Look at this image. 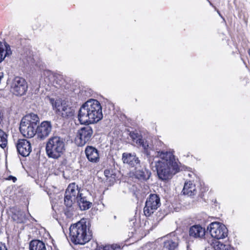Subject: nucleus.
I'll list each match as a JSON object with an SVG mask.
<instances>
[{
	"label": "nucleus",
	"instance_id": "nucleus-1",
	"mask_svg": "<svg viewBox=\"0 0 250 250\" xmlns=\"http://www.w3.org/2000/svg\"><path fill=\"white\" fill-rule=\"evenodd\" d=\"M153 164H154L159 178L162 180L171 178L179 170L174 156L170 152L157 151Z\"/></svg>",
	"mask_w": 250,
	"mask_h": 250
},
{
	"label": "nucleus",
	"instance_id": "nucleus-2",
	"mask_svg": "<svg viewBox=\"0 0 250 250\" xmlns=\"http://www.w3.org/2000/svg\"><path fill=\"white\" fill-rule=\"evenodd\" d=\"M103 117L102 107L97 100L90 99L85 102L79 110L78 118L81 124L97 123Z\"/></svg>",
	"mask_w": 250,
	"mask_h": 250
},
{
	"label": "nucleus",
	"instance_id": "nucleus-3",
	"mask_svg": "<svg viewBox=\"0 0 250 250\" xmlns=\"http://www.w3.org/2000/svg\"><path fill=\"white\" fill-rule=\"evenodd\" d=\"M89 223L82 219L71 225L69 228L70 238L75 245H84L92 238V232L90 230Z\"/></svg>",
	"mask_w": 250,
	"mask_h": 250
},
{
	"label": "nucleus",
	"instance_id": "nucleus-4",
	"mask_svg": "<svg viewBox=\"0 0 250 250\" xmlns=\"http://www.w3.org/2000/svg\"><path fill=\"white\" fill-rule=\"evenodd\" d=\"M40 119L37 114L31 113L24 116L20 123V130L26 138H32L36 134V127Z\"/></svg>",
	"mask_w": 250,
	"mask_h": 250
},
{
	"label": "nucleus",
	"instance_id": "nucleus-5",
	"mask_svg": "<svg viewBox=\"0 0 250 250\" xmlns=\"http://www.w3.org/2000/svg\"><path fill=\"white\" fill-rule=\"evenodd\" d=\"M46 152L49 158L58 159L65 150V143L63 138L59 136L50 138L46 144Z\"/></svg>",
	"mask_w": 250,
	"mask_h": 250
},
{
	"label": "nucleus",
	"instance_id": "nucleus-6",
	"mask_svg": "<svg viewBox=\"0 0 250 250\" xmlns=\"http://www.w3.org/2000/svg\"><path fill=\"white\" fill-rule=\"evenodd\" d=\"M53 106L56 113L62 118H67L74 115L75 110L70 106L68 102L57 101L53 104Z\"/></svg>",
	"mask_w": 250,
	"mask_h": 250
},
{
	"label": "nucleus",
	"instance_id": "nucleus-7",
	"mask_svg": "<svg viewBox=\"0 0 250 250\" xmlns=\"http://www.w3.org/2000/svg\"><path fill=\"white\" fill-rule=\"evenodd\" d=\"M80 189L75 183L69 185L65 192L64 198V205L66 208H71L74 203L77 201L79 195Z\"/></svg>",
	"mask_w": 250,
	"mask_h": 250
},
{
	"label": "nucleus",
	"instance_id": "nucleus-8",
	"mask_svg": "<svg viewBox=\"0 0 250 250\" xmlns=\"http://www.w3.org/2000/svg\"><path fill=\"white\" fill-rule=\"evenodd\" d=\"M161 206L159 196L156 194H151L146 199L144 212L146 216H149Z\"/></svg>",
	"mask_w": 250,
	"mask_h": 250
},
{
	"label": "nucleus",
	"instance_id": "nucleus-9",
	"mask_svg": "<svg viewBox=\"0 0 250 250\" xmlns=\"http://www.w3.org/2000/svg\"><path fill=\"white\" fill-rule=\"evenodd\" d=\"M211 236L217 239H224L227 237L228 230L223 224L218 222H212L208 227Z\"/></svg>",
	"mask_w": 250,
	"mask_h": 250
},
{
	"label": "nucleus",
	"instance_id": "nucleus-10",
	"mask_svg": "<svg viewBox=\"0 0 250 250\" xmlns=\"http://www.w3.org/2000/svg\"><path fill=\"white\" fill-rule=\"evenodd\" d=\"M27 88L25 80L20 77L14 78L10 84L11 91L17 96H22L25 94Z\"/></svg>",
	"mask_w": 250,
	"mask_h": 250
},
{
	"label": "nucleus",
	"instance_id": "nucleus-11",
	"mask_svg": "<svg viewBox=\"0 0 250 250\" xmlns=\"http://www.w3.org/2000/svg\"><path fill=\"white\" fill-rule=\"evenodd\" d=\"M93 131L92 127L87 125L79 129L75 138V143L78 146H83L89 142L92 137Z\"/></svg>",
	"mask_w": 250,
	"mask_h": 250
},
{
	"label": "nucleus",
	"instance_id": "nucleus-12",
	"mask_svg": "<svg viewBox=\"0 0 250 250\" xmlns=\"http://www.w3.org/2000/svg\"><path fill=\"white\" fill-rule=\"evenodd\" d=\"M44 75L46 76L44 81L48 85L52 84L58 88L63 83V78L60 74H53L50 71H46L44 72Z\"/></svg>",
	"mask_w": 250,
	"mask_h": 250
},
{
	"label": "nucleus",
	"instance_id": "nucleus-13",
	"mask_svg": "<svg viewBox=\"0 0 250 250\" xmlns=\"http://www.w3.org/2000/svg\"><path fill=\"white\" fill-rule=\"evenodd\" d=\"M16 148L18 153L23 157L28 156L32 150L31 144L26 139L19 140L16 144Z\"/></svg>",
	"mask_w": 250,
	"mask_h": 250
},
{
	"label": "nucleus",
	"instance_id": "nucleus-14",
	"mask_svg": "<svg viewBox=\"0 0 250 250\" xmlns=\"http://www.w3.org/2000/svg\"><path fill=\"white\" fill-rule=\"evenodd\" d=\"M52 130V124L50 122L43 121L40 125L36 127V132L38 137L44 139L48 136Z\"/></svg>",
	"mask_w": 250,
	"mask_h": 250
},
{
	"label": "nucleus",
	"instance_id": "nucleus-15",
	"mask_svg": "<svg viewBox=\"0 0 250 250\" xmlns=\"http://www.w3.org/2000/svg\"><path fill=\"white\" fill-rule=\"evenodd\" d=\"M133 173L135 178L140 180H146L151 175V172L146 168L145 166L141 165V163L139 166L134 167Z\"/></svg>",
	"mask_w": 250,
	"mask_h": 250
},
{
	"label": "nucleus",
	"instance_id": "nucleus-16",
	"mask_svg": "<svg viewBox=\"0 0 250 250\" xmlns=\"http://www.w3.org/2000/svg\"><path fill=\"white\" fill-rule=\"evenodd\" d=\"M122 160L124 164H127L132 167L139 166L140 161L135 153L125 152L122 154Z\"/></svg>",
	"mask_w": 250,
	"mask_h": 250
},
{
	"label": "nucleus",
	"instance_id": "nucleus-17",
	"mask_svg": "<svg viewBox=\"0 0 250 250\" xmlns=\"http://www.w3.org/2000/svg\"><path fill=\"white\" fill-rule=\"evenodd\" d=\"M88 160L93 163H97L100 160L99 151L92 146H87L84 150Z\"/></svg>",
	"mask_w": 250,
	"mask_h": 250
},
{
	"label": "nucleus",
	"instance_id": "nucleus-18",
	"mask_svg": "<svg viewBox=\"0 0 250 250\" xmlns=\"http://www.w3.org/2000/svg\"><path fill=\"white\" fill-rule=\"evenodd\" d=\"M206 233L205 229L200 225H195L190 227L189 235L194 238H202Z\"/></svg>",
	"mask_w": 250,
	"mask_h": 250
},
{
	"label": "nucleus",
	"instance_id": "nucleus-19",
	"mask_svg": "<svg viewBox=\"0 0 250 250\" xmlns=\"http://www.w3.org/2000/svg\"><path fill=\"white\" fill-rule=\"evenodd\" d=\"M83 193L79 192L77 202L81 210H85L91 207L92 203L88 201L86 197L83 196Z\"/></svg>",
	"mask_w": 250,
	"mask_h": 250
},
{
	"label": "nucleus",
	"instance_id": "nucleus-20",
	"mask_svg": "<svg viewBox=\"0 0 250 250\" xmlns=\"http://www.w3.org/2000/svg\"><path fill=\"white\" fill-rule=\"evenodd\" d=\"M182 192L183 194L187 195L188 196H192L195 195L197 193L195 185L191 181L186 182Z\"/></svg>",
	"mask_w": 250,
	"mask_h": 250
},
{
	"label": "nucleus",
	"instance_id": "nucleus-21",
	"mask_svg": "<svg viewBox=\"0 0 250 250\" xmlns=\"http://www.w3.org/2000/svg\"><path fill=\"white\" fill-rule=\"evenodd\" d=\"M30 250H46L45 244L39 240H32L29 243Z\"/></svg>",
	"mask_w": 250,
	"mask_h": 250
},
{
	"label": "nucleus",
	"instance_id": "nucleus-22",
	"mask_svg": "<svg viewBox=\"0 0 250 250\" xmlns=\"http://www.w3.org/2000/svg\"><path fill=\"white\" fill-rule=\"evenodd\" d=\"M11 54L10 46L0 42V62L7 56Z\"/></svg>",
	"mask_w": 250,
	"mask_h": 250
},
{
	"label": "nucleus",
	"instance_id": "nucleus-23",
	"mask_svg": "<svg viewBox=\"0 0 250 250\" xmlns=\"http://www.w3.org/2000/svg\"><path fill=\"white\" fill-rule=\"evenodd\" d=\"M13 219L18 223H22L26 220L25 214L21 210H18L13 215Z\"/></svg>",
	"mask_w": 250,
	"mask_h": 250
},
{
	"label": "nucleus",
	"instance_id": "nucleus-24",
	"mask_svg": "<svg viewBox=\"0 0 250 250\" xmlns=\"http://www.w3.org/2000/svg\"><path fill=\"white\" fill-rule=\"evenodd\" d=\"M129 136L134 144L137 145L138 144L142 143V136L136 131L130 132Z\"/></svg>",
	"mask_w": 250,
	"mask_h": 250
},
{
	"label": "nucleus",
	"instance_id": "nucleus-25",
	"mask_svg": "<svg viewBox=\"0 0 250 250\" xmlns=\"http://www.w3.org/2000/svg\"><path fill=\"white\" fill-rule=\"evenodd\" d=\"M7 135L2 129H0V146L4 148L7 146Z\"/></svg>",
	"mask_w": 250,
	"mask_h": 250
},
{
	"label": "nucleus",
	"instance_id": "nucleus-26",
	"mask_svg": "<svg viewBox=\"0 0 250 250\" xmlns=\"http://www.w3.org/2000/svg\"><path fill=\"white\" fill-rule=\"evenodd\" d=\"M178 244L176 242L169 240L164 242V249L167 250H175Z\"/></svg>",
	"mask_w": 250,
	"mask_h": 250
},
{
	"label": "nucleus",
	"instance_id": "nucleus-27",
	"mask_svg": "<svg viewBox=\"0 0 250 250\" xmlns=\"http://www.w3.org/2000/svg\"><path fill=\"white\" fill-rule=\"evenodd\" d=\"M214 250H234V248L229 245H226L218 242L214 246Z\"/></svg>",
	"mask_w": 250,
	"mask_h": 250
},
{
	"label": "nucleus",
	"instance_id": "nucleus-28",
	"mask_svg": "<svg viewBox=\"0 0 250 250\" xmlns=\"http://www.w3.org/2000/svg\"><path fill=\"white\" fill-rule=\"evenodd\" d=\"M103 250H120V248L117 245H106L103 247Z\"/></svg>",
	"mask_w": 250,
	"mask_h": 250
},
{
	"label": "nucleus",
	"instance_id": "nucleus-29",
	"mask_svg": "<svg viewBox=\"0 0 250 250\" xmlns=\"http://www.w3.org/2000/svg\"><path fill=\"white\" fill-rule=\"evenodd\" d=\"M74 208L72 207L71 208H66L65 210V214L68 218H71L73 215Z\"/></svg>",
	"mask_w": 250,
	"mask_h": 250
},
{
	"label": "nucleus",
	"instance_id": "nucleus-30",
	"mask_svg": "<svg viewBox=\"0 0 250 250\" xmlns=\"http://www.w3.org/2000/svg\"><path fill=\"white\" fill-rule=\"evenodd\" d=\"M137 145L142 146L143 147V148H144V149L146 150V151H147V149L148 147V145L146 144V143H145L143 139H142V143L138 144ZM146 153H147V155H148V153L147 152V151H146Z\"/></svg>",
	"mask_w": 250,
	"mask_h": 250
},
{
	"label": "nucleus",
	"instance_id": "nucleus-31",
	"mask_svg": "<svg viewBox=\"0 0 250 250\" xmlns=\"http://www.w3.org/2000/svg\"><path fill=\"white\" fill-rule=\"evenodd\" d=\"M0 250H7L5 244L1 242H0Z\"/></svg>",
	"mask_w": 250,
	"mask_h": 250
},
{
	"label": "nucleus",
	"instance_id": "nucleus-32",
	"mask_svg": "<svg viewBox=\"0 0 250 250\" xmlns=\"http://www.w3.org/2000/svg\"><path fill=\"white\" fill-rule=\"evenodd\" d=\"M98 247V244L97 242H92V250H96Z\"/></svg>",
	"mask_w": 250,
	"mask_h": 250
},
{
	"label": "nucleus",
	"instance_id": "nucleus-33",
	"mask_svg": "<svg viewBox=\"0 0 250 250\" xmlns=\"http://www.w3.org/2000/svg\"><path fill=\"white\" fill-rule=\"evenodd\" d=\"M8 180H12L14 182H15L17 181V178L14 176H9L8 177Z\"/></svg>",
	"mask_w": 250,
	"mask_h": 250
},
{
	"label": "nucleus",
	"instance_id": "nucleus-34",
	"mask_svg": "<svg viewBox=\"0 0 250 250\" xmlns=\"http://www.w3.org/2000/svg\"><path fill=\"white\" fill-rule=\"evenodd\" d=\"M108 171L107 170H105L104 171V174L106 175V174H108Z\"/></svg>",
	"mask_w": 250,
	"mask_h": 250
},
{
	"label": "nucleus",
	"instance_id": "nucleus-35",
	"mask_svg": "<svg viewBox=\"0 0 250 250\" xmlns=\"http://www.w3.org/2000/svg\"><path fill=\"white\" fill-rule=\"evenodd\" d=\"M248 52H249V55L250 56V49L249 50Z\"/></svg>",
	"mask_w": 250,
	"mask_h": 250
}]
</instances>
